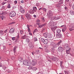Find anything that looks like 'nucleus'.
Returning a JSON list of instances; mask_svg holds the SVG:
<instances>
[{"instance_id": "1", "label": "nucleus", "mask_w": 74, "mask_h": 74, "mask_svg": "<svg viewBox=\"0 0 74 74\" xmlns=\"http://www.w3.org/2000/svg\"><path fill=\"white\" fill-rule=\"evenodd\" d=\"M64 47L67 49H69L68 50H66V52L67 54H70V52L71 51V48H69V45L67 44H66L64 45Z\"/></svg>"}, {"instance_id": "2", "label": "nucleus", "mask_w": 74, "mask_h": 74, "mask_svg": "<svg viewBox=\"0 0 74 74\" xmlns=\"http://www.w3.org/2000/svg\"><path fill=\"white\" fill-rule=\"evenodd\" d=\"M61 42L60 41L58 43V45H56V44L53 42H52L51 43V46H53L54 48H56L57 47H58L60 44Z\"/></svg>"}, {"instance_id": "3", "label": "nucleus", "mask_w": 74, "mask_h": 74, "mask_svg": "<svg viewBox=\"0 0 74 74\" xmlns=\"http://www.w3.org/2000/svg\"><path fill=\"white\" fill-rule=\"evenodd\" d=\"M55 24H56V23H54L52 21H51L49 23V26H50L52 27H54V26L56 25Z\"/></svg>"}, {"instance_id": "4", "label": "nucleus", "mask_w": 74, "mask_h": 74, "mask_svg": "<svg viewBox=\"0 0 74 74\" xmlns=\"http://www.w3.org/2000/svg\"><path fill=\"white\" fill-rule=\"evenodd\" d=\"M16 15V13L15 12H11L9 14V16L11 17H13V16H15Z\"/></svg>"}, {"instance_id": "5", "label": "nucleus", "mask_w": 74, "mask_h": 74, "mask_svg": "<svg viewBox=\"0 0 74 74\" xmlns=\"http://www.w3.org/2000/svg\"><path fill=\"white\" fill-rule=\"evenodd\" d=\"M31 64L32 66H35L37 64V60H32Z\"/></svg>"}, {"instance_id": "6", "label": "nucleus", "mask_w": 74, "mask_h": 74, "mask_svg": "<svg viewBox=\"0 0 74 74\" xmlns=\"http://www.w3.org/2000/svg\"><path fill=\"white\" fill-rule=\"evenodd\" d=\"M14 30L15 29H14V28H11L9 31L10 33V34H13V33H14Z\"/></svg>"}, {"instance_id": "7", "label": "nucleus", "mask_w": 74, "mask_h": 74, "mask_svg": "<svg viewBox=\"0 0 74 74\" xmlns=\"http://www.w3.org/2000/svg\"><path fill=\"white\" fill-rule=\"evenodd\" d=\"M20 11L21 13H25V10L23 8H22V6H20Z\"/></svg>"}, {"instance_id": "8", "label": "nucleus", "mask_w": 74, "mask_h": 74, "mask_svg": "<svg viewBox=\"0 0 74 74\" xmlns=\"http://www.w3.org/2000/svg\"><path fill=\"white\" fill-rule=\"evenodd\" d=\"M56 37L57 38H62V35L61 34L56 33Z\"/></svg>"}, {"instance_id": "9", "label": "nucleus", "mask_w": 74, "mask_h": 74, "mask_svg": "<svg viewBox=\"0 0 74 74\" xmlns=\"http://www.w3.org/2000/svg\"><path fill=\"white\" fill-rule=\"evenodd\" d=\"M58 51L60 52H62L63 51V48L61 47H59L58 48Z\"/></svg>"}, {"instance_id": "10", "label": "nucleus", "mask_w": 74, "mask_h": 74, "mask_svg": "<svg viewBox=\"0 0 74 74\" xmlns=\"http://www.w3.org/2000/svg\"><path fill=\"white\" fill-rule=\"evenodd\" d=\"M48 14L50 16H52L53 15V13H52V12L51 11H49L48 13Z\"/></svg>"}, {"instance_id": "11", "label": "nucleus", "mask_w": 74, "mask_h": 74, "mask_svg": "<svg viewBox=\"0 0 74 74\" xmlns=\"http://www.w3.org/2000/svg\"><path fill=\"white\" fill-rule=\"evenodd\" d=\"M26 16L28 19H31V18L30 17L29 14L28 13L26 14Z\"/></svg>"}, {"instance_id": "12", "label": "nucleus", "mask_w": 74, "mask_h": 74, "mask_svg": "<svg viewBox=\"0 0 74 74\" xmlns=\"http://www.w3.org/2000/svg\"><path fill=\"white\" fill-rule=\"evenodd\" d=\"M52 60H54V61H58V58H56L55 57H53L51 59Z\"/></svg>"}, {"instance_id": "13", "label": "nucleus", "mask_w": 74, "mask_h": 74, "mask_svg": "<svg viewBox=\"0 0 74 74\" xmlns=\"http://www.w3.org/2000/svg\"><path fill=\"white\" fill-rule=\"evenodd\" d=\"M27 61L28 60L23 61V64L27 66Z\"/></svg>"}, {"instance_id": "14", "label": "nucleus", "mask_w": 74, "mask_h": 74, "mask_svg": "<svg viewBox=\"0 0 74 74\" xmlns=\"http://www.w3.org/2000/svg\"><path fill=\"white\" fill-rule=\"evenodd\" d=\"M32 64V63L30 62V60H28L27 61V66H30Z\"/></svg>"}, {"instance_id": "15", "label": "nucleus", "mask_w": 74, "mask_h": 74, "mask_svg": "<svg viewBox=\"0 0 74 74\" xmlns=\"http://www.w3.org/2000/svg\"><path fill=\"white\" fill-rule=\"evenodd\" d=\"M51 29L52 30V31H55V29H57V27L56 26L54 27H51Z\"/></svg>"}, {"instance_id": "16", "label": "nucleus", "mask_w": 74, "mask_h": 74, "mask_svg": "<svg viewBox=\"0 0 74 74\" xmlns=\"http://www.w3.org/2000/svg\"><path fill=\"white\" fill-rule=\"evenodd\" d=\"M29 46L30 49H32L34 48V46L33 45V44L32 43H30L29 44Z\"/></svg>"}, {"instance_id": "17", "label": "nucleus", "mask_w": 74, "mask_h": 74, "mask_svg": "<svg viewBox=\"0 0 74 74\" xmlns=\"http://www.w3.org/2000/svg\"><path fill=\"white\" fill-rule=\"evenodd\" d=\"M43 36L45 37V38H47V37H48V33H45L43 34Z\"/></svg>"}, {"instance_id": "18", "label": "nucleus", "mask_w": 74, "mask_h": 74, "mask_svg": "<svg viewBox=\"0 0 74 74\" xmlns=\"http://www.w3.org/2000/svg\"><path fill=\"white\" fill-rule=\"evenodd\" d=\"M43 42L45 44H47V43L48 42V40L47 39H45Z\"/></svg>"}, {"instance_id": "19", "label": "nucleus", "mask_w": 74, "mask_h": 74, "mask_svg": "<svg viewBox=\"0 0 74 74\" xmlns=\"http://www.w3.org/2000/svg\"><path fill=\"white\" fill-rule=\"evenodd\" d=\"M28 38V36L26 35H25L22 37V38L23 39H26V38Z\"/></svg>"}, {"instance_id": "20", "label": "nucleus", "mask_w": 74, "mask_h": 74, "mask_svg": "<svg viewBox=\"0 0 74 74\" xmlns=\"http://www.w3.org/2000/svg\"><path fill=\"white\" fill-rule=\"evenodd\" d=\"M45 25H46V24L45 23V24H43L42 25H39L38 27L39 28L42 27L43 26H45Z\"/></svg>"}, {"instance_id": "21", "label": "nucleus", "mask_w": 74, "mask_h": 74, "mask_svg": "<svg viewBox=\"0 0 74 74\" xmlns=\"http://www.w3.org/2000/svg\"><path fill=\"white\" fill-rule=\"evenodd\" d=\"M60 32H61V30L60 29L58 28L56 30V32L57 33H60Z\"/></svg>"}, {"instance_id": "22", "label": "nucleus", "mask_w": 74, "mask_h": 74, "mask_svg": "<svg viewBox=\"0 0 74 74\" xmlns=\"http://www.w3.org/2000/svg\"><path fill=\"white\" fill-rule=\"evenodd\" d=\"M29 12L30 14H34V11L32 9H31L29 10Z\"/></svg>"}, {"instance_id": "23", "label": "nucleus", "mask_w": 74, "mask_h": 74, "mask_svg": "<svg viewBox=\"0 0 74 74\" xmlns=\"http://www.w3.org/2000/svg\"><path fill=\"white\" fill-rule=\"evenodd\" d=\"M4 34V32H3V31L1 30L0 31V34L1 35H3Z\"/></svg>"}, {"instance_id": "24", "label": "nucleus", "mask_w": 74, "mask_h": 74, "mask_svg": "<svg viewBox=\"0 0 74 74\" xmlns=\"http://www.w3.org/2000/svg\"><path fill=\"white\" fill-rule=\"evenodd\" d=\"M63 0L60 1L58 2V3L59 4H63Z\"/></svg>"}, {"instance_id": "25", "label": "nucleus", "mask_w": 74, "mask_h": 74, "mask_svg": "<svg viewBox=\"0 0 74 74\" xmlns=\"http://www.w3.org/2000/svg\"><path fill=\"white\" fill-rule=\"evenodd\" d=\"M1 19L2 20H4V19H5V17L4 16H1Z\"/></svg>"}, {"instance_id": "26", "label": "nucleus", "mask_w": 74, "mask_h": 74, "mask_svg": "<svg viewBox=\"0 0 74 74\" xmlns=\"http://www.w3.org/2000/svg\"><path fill=\"white\" fill-rule=\"evenodd\" d=\"M52 19L53 20V19H55V20H56L57 19V17H53L52 18Z\"/></svg>"}, {"instance_id": "27", "label": "nucleus", "mask_w": 74, "mask_h": 74, "mask_svg": "<svg viewBox=\"0 0 74 74\" xmlns=\"http://www.w3.org/2000/svg\"><path fill=\"white\" fill-rule=\"evenodd\" d=\"M33 67H32V66H30L28 68L29 69V70H32L33 69Z\"/></svg>"}, {"instance_id": "28", "label": "nucleus", "mask_w": 74, "mask_h": 74, "mask_svg": "<svg viewBox=\"0 0 74 74\" xmlns=\"http://www.w3.org/2000/svg\"><path fill=\"white\" fill-rule=\"evenodd\" d=\"M33 10L34 11H35V12H36V10H37L36 7H33Z\"/></svg>"}, {"instance_id": "29", "label": "nucleus", "mask_w": 74, "mask_h": 74, "mask_svg": "<svg viewBox=\"0 0 74 74\" xmlns=\"http://www.w3.org/2000/svg\"><path fill=\"white\" fill-rule=\"evenodd\" d=\"M27 28H28V32H31V31H30V28H29V27L28 26V25H27Z\"/></svg>"}, {"instance_id": "30", "label": "nucleus", "mask_w": 74, "mask_h": 74, "mask_svg": "<svg viewBox=\"0 0 74 74\" xmlns=\"http://www.w3.org/2000/svg\"><path fill=\"white\" fill-rule=\"evenodd\" d=\"M70 12L71 13V14L72 15H73L74 14V11H70Z\"/></svg>"}, {"instance_id": "31", "label": "nucleus", "mask_w": 74, "mask_h": 74, "mask_svg": "<svg viewBox=\"0 0 74 74\" xmlns=\"http://www.w3.org/2000/svg\"><path fill=\"white\" fill-rule=\"evenodd\" d=\"M3 69L4 70H6V69H7V67H6L5 66H3Z\"/></svg>"}, {"instance_id": "32", "label": "nucleus", "mask_w": 74, "mask_h": 74, "mask_svg": "<svg viewBox=\"0 0 74 74\" xmlns=\"http://www.w3.org/2000/svg\"><path fill=\"white\" fill-rule=\"evenodd\" d=\"M38 32V30L37 29H35L34 32H33V33L34 34V33H36V32Z\"/></svg>"}, {"instance_id": "33", "label": "nucleus", "mask_w": 74, "mask_h": 74, "mask_svg": "<svg viewBox=\"0 0 74 74\" xmlns=\"http://www.w3.org/2000/svg\"><path fill=\"white\" fill-rule=\"evenodd\" d=\"M66 27H65L64 28L62 29V31L63 32H65L66 31Z\"/></svg>"}, {"instance_id": "34", "label": "nucleus", "mask_w": 74, "mask_h": 74, "mask_svg": "<svg viewBox=\"0 0 74 74\" xmlns=\"http://www.w3.org/2000/svg\"><path fill=\"white\" fill-rule=\"evenodd\" d=\"M69 29L70 31H72V30H74V28L73 27L71 28H70Z\"/></svg>"}, {"instance_id": "35", "label": "nucleus", "mask_w": 74, "mask_h": 74, "mask_svg": "<svg viewBox=\"0 0 74 74\" xmlns=\"http://www.w3.org/2000/svg\"><path fill=\"white\" fill-rule=\"evenodd\" d=\"M49 38H52V36L51 35H50L48 36Z\"/></svg>"}, {"instance_id": "36", "label": "nucleus", "mask_w": 74, "mask_h": 74, "mask_svg": "<svg viewBox=\"0 0 74 74\" xmlns=\"http://www.w3.org/2000/svg\"><path fill=\"white\" fill-rule=\"evenodd\" d=\"M56 6L57 7H58V8H59V7H60V4H59L58 3V4L56 5Z\"/></svg>"}, {"instance_id": "37", "label": "nucleus", "mask_w": 74, "mask_h": 74, "mask_svg": "<svg viewBox=\"0 0 74 74\" xmlns=\"http://www.w3.org/2000/svg\"><path fill=\"white\" fill-rule=\"evenodd\" d=\"M16 47H15L14 48V53H15L16 52Z\"/></svg>"}, {"instance_id": "38", "label": "nucleus", "mask_w": 74, "mask_h": 74, "mask_svg": "<svg viewBox=\"0 0 74 74\" xmlns=\"http://www.w3.org/2000/svg\"><path fill=\"white\" fill-rule=\"evenodd\" d=\"M36 70H37V68L35 67H33L32 68V70H35V71H36Z\"/></svg>"}, {"instance_id": "39", "label": "nucleus", "mask_w": 74, "mask_h": 74, "mask_svg": "<svg viewBox=\"0 0 74 74\" xmlns=\"http://www.w3.org/2000/svg\"><path fill=\"white\" fill-rule=\"evenodd\" d=\"M42 10L45 11V12H46L47 11V9L44 8H42Z\"/></svg>"}, {"instance_id": "40", "label": "nucleus", "mask_w": 74, "mask_h": 74, "mask_svg": "<svg viewBox=\"0 0 74 74\" xmlns=\"http://www.w3.org/2000/svg\"><path fill=\"white\" fill-rule=\"evenodd\" d=\"M45 39H44L43 38H41V42H44V41H45Z\"/></svg>"}, {"instance_id": "41", "label": "nucleus", "mask_w": 74, "mask_h": 74, "mask_svg": "<svg viewBox=\"0 0 74 74\" xmlns=\"http://www.w3.org/2000/svg\"><path fill=\"white\" fill-rule=\"evenodd\" d=\"M36 53H37V54H38L40 53V51L38 50H37L36 51Z\"/></svg>"}, {"instance_id": "42", "label": "nucleus", "mask_w": 74, "mask_h": 74, "mask_svg": "<svg viewBox=\"0 0 74 74\" xmlns=\"http://www.w3.org/2000/svg\"><path fill=\"white\" fill-rule=\"evenodd\" d=\"M11 8V6H10V4H8V8Z\"/></svg>"}, {"instance_id": "43", "label": "nucleus", "mask_w": 74, "mask_h": 74, "mask_svg": "<svg viewBox=\"0 0 74 74\" xmlns=\"http://www.w3.org/2000/svg\"><path fill=\"white\" fill-rule=\"evenodd\" d=\"M22 59H23V58H22L21 57H19L18 60L21 62V60H22Z\"/></svg>"}, {"instance_id": "44", "label": "nucleus", "mask_w": 74, "mask_h": 74, "mask_svg": "<svg viewBox=\"0 0 74 74\" xmlns=\"http://www.w3.org/2000/svg\"><path fill=\"white\" fill-rule=\"evenodd\" d=\"M65 74H69V72L68 71H64Z\"/></svg>"}, {"instance_id": "45", "label": "nucleus", "mask_w": 74, "mask_h": 74, "mask_svg": "<svg viewBox=\"0 0 74 74\" xmlns=\"http://www.w3.org/2000/svg\"><path fill=\"white\" fill-rule=\"evenodd\" d=\"M26 42H29V39L28 38L26 39Z\"/></svg>"}, {"instance_id": "46", "label": "nucleus", "mask_w": 74, "mask_h": 74, "mask_svg": "<svg viewBox=\"0 0 74 74\" xmlns=\"http://www.w3.org/2000/svg\"><path fill=\"white\" fill-rule=\"evenodd\" d=\"M42 22H45V20L44 19V18L43 17L42 18Z\"/></svg>"}, {"instance_id": "47", "label": "nucleus", "mask_w": 74, "mask_h": 74, "mask_svg": "<svg viewBox=\"0 0 74 74\" xmlns=\"http://www.w3.org/2000/svg\"><path fill=\"white\" fill-rule=\"evenodd\" d=\"M14 3L15 4H17V1H14Z\"/></svg>"}, {"instance_id": "48", "label": "nucleus", "mask_w": 74, "mask_h": 74, "mask_svg": "<svg viewBox=\"0 0 74 74\" xmlns=\"http://www.w3.org/2000/svg\"><path fill=\"white\" fill-rule=\"evenodd\" d=\"M34 41H37V38H34Z\"/></svg>"}, {"instance_id": "49", "label": "nucleus", "mask_w": 74, "mask_h": 74, "mask_svg": "<svg viewBox=\"0 0 74 74\" xmlns=\"http://www.w3.org/2000/svg\"><path fill=\"white\" fill-rule=\"evenodd\" d=\"M23 31H22V30L20 31V33L21 34H23Z\"/></svg>"}, {"instance_id": "50", "label": "nucleus", "mask_w": 74, "mask_h": 74, "mask_svg": "<svg viewBox=\"0 0 74 74\" xmlns=\"http://www.w3.org/2000/svg\"><path fill=\"white\" fill-rule=\"evenodd\" d=\"M15 57H14V56H13L12 57V60H13V59H15Z\"/></svg>"}, {"instance_id": "51", "label": "nucleus", "mask_w": 74, "mask_h": 74, "mask_svg": "<svg viewBox=\"0 0 74 74\" xmlns=\"http://www.w3.org/2000/svg\"><path fill=\"white\" fill-rule=\"evenodd\" d=\"M15 37H14L12 38V39L13 41H14V40H15Z\"/></svg>"}, {"instance_id": "52", "label": "nucleus", "mask_w": 74, "mask_h": 74, "mask_svg": "<svg viewBox=\"0 0 74 74\" xmlns=\"http://www.w3.org/2000/svg\"><path fill=\"white\" fill-rule=\"evenodd\" d=\"M60 66H62V64H63V61H60Z\"/></svg>"}, {"instance_id": "53", "label": "nucleus", "mask_w": 74, "mask_h": 74, "mask_svg": "<svg viewBox=\"0 0 74 74\" xmlns=\"http://www.w3.org/2000/svg\"><path fill=\"white\" fill-rule=\"evenodd\" d=\"M14 23H15V21H13L11 23V24L12 25V24H14Z\"/></svg>"}, {"instance_id": "54", "label": "nucleus", "mask_w": 74, "mask_h": 74, "mask_svg": "<svg viewBox=\"0 0 74 74\" xmlns=\"http://www.w3.org/2000/svg\"><path fill=\"white\" fill-rule=\"evenodd\" d=\"M37 22H40V20H39V19H37Z\"/></svg>"}, {"instance_id": "55", "label": "nucleus", "mask_w": 74, "mask_h": 74, "mask_svg": "<svg viewBox=\"0 0 74 74\" xmlns=\"http://www.w3.org/2000/svg\"><path fill=\"white\" fill-rule=\"evenodd\" d=\"M21 19H22V20H23V15H22L21 16Z\"/></svg>"}, {"instance_id": "56", "label": "nucleus", "mask_w": 74, "mask_h": 74, "mask_svg": "<svg viewBox=\"0 0 74 74\" xmlns=\"http://www.w3.org/2000/svg\"><path fill=\"white\" fill-rule=\"evenodd\" d=\"M29 34L31 36H32V34L31 32H29Z\"/></svg>"}, {"instance_id": "57", "label": "nucleus", "mask_w": 74, "mask_h": 74, "mask_svg": "<svg viewBox=\"0 0 74 74\" xmlns=\"http://www.w3.org/2000/svg\"><path fill=\"white\" fill-rule=\"evenodd\" d=\"M5 3H6V2H3L2 4V5H4V4H5Z\"/></svg>"}, {"instance_id": "58", "label": "nucleus", "mask_w": 74, "mask_h": 74, "mask_svg": "<svg viewBox=\"0 0 74 74\" xmlns=\"http://www.w3.org/2000/svg\"><path fill=\"white\" fill-rule=\"evenodd\" d=\"M8 29H6L5 31H4V33H6L7 32V31Z\"/></svg>"}, {"instance_id": "59", "label": "nucleus", "mask_w": 74, "mask_h": 74, "mask_svg": "<svg viewBox=\"0 0 74 74\" xmlns=\"http://www.w3.org/2000/svg\"><path fill=\"white\" fill-rule=\"evenodd\" d=\"M42 10V8H40L39 9V10Z\"/></svg>"}, {"instance_id": "60", "label": "nucleus", "mask_w": 74, "mask_h": 74, "mask_svg": "<svg viewBox=\"0 0 74 74\" xmlns=\"http://www.w3.org/2000/svg\"><path fill=\"white\" fill-rule=\"evenodd\" d=\"M60 17H57V19H60Z\"/></svg>"}, {"instance_id": "61", "label": "nucleus", "mask_w": 74, "mask_h": 74, "mask_svg": "<svg viewBox=\"0 0 74 74\" xmlns=\"http://www.w3.org/2000/svg\"><path fill=\"white\" fill-rule=\"evenodd\" d=\"M33 16L34 17V18H36V15H34Z\"/></svg>"}, {"instance_id": "62", "label": "nucleus", "mask_w": 74, "mask_h": 74, "mask_svg": "<svg viewBox=\"0 0 74 74\" xmlns=\"http://www.w3.org/2000/svg\"><path fill=\"white\" fill-rule=\"evenodd\" d=\"M0 67H2V64L0 63Z\"/></svg>"}, {"instance_id": "63", "label": "nucleus", "mask_w": 74, "mask_h": 74, "mask_svg": "<svg viewBox=\"0 0 74 74\" xmlns=\"http://www.w3.org/2000/svg\"><path fill=\"white\" fill-rule=\"evenodd\" d=\"M21 3H24V1H21Z\"/></svg>"}, {"instance_id": "64", "label": "nucleus", "mask_w": 74, "mask_h": 74, "mask_svg": "<svg viewBox=\"0 0 74 74\" xmlns=\"http://www.w3.org/2000/svg\"><path fill=\"white\" fill-rule=\"evenodd\" d=\"M3 14H4L3 13H0V15H3Z\"/></svg>"}]
</instances>
